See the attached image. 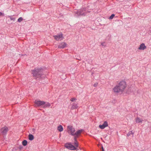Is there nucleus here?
Masks as SVG:
<instances>
[{
	"label": "nucleus",
	"mask_w": 151,
	"mask_h": 151,
	"mask_svg": "<svg viewBox=\"0 0 151 151\" xmlns=\"http://www.w3.org/2000/svg\"><path fill=\"white\" fill-rule=\"evenodd\" d=\"M126 87V82L122 81L114 88L113 91L114 92L117 93H122Z\"/></svg>",
	"instance_id": "obj_1"
},
{
	"label": "nucleus",
	"mask_w": 151,
	"mask_h": 151,
	"mask_svg": "<svg viewBox=\"0 0 151 151\" xmlns=\"http://www.w3.org/2000/svg\"><path fill=\"white\" fill-rule=\"evenodd\" d=\"M83 129L79 130L75 132V128L72 126L69 125L67 127V131L68 134L73 136H79L81 133L83 131Z\"/></svg>",
	"instance_id": "obj_2"
},
{
	"label": "nucleus",
	"mask_w": 151,
	"mask_h": 151,
	"mask_svg": "<svg viewBox=\"0 0 151 151\" xmlns=\"http://www.w3.org/2000/svg\"><path fill=\"white\" fill-rule=\"evenodd\" d=\"M74 13L75 16L78 17L80 15L82 16H85L87 12L85 9L83 8L78 10H76L75 11Z\"/></svg>",
	"instance_id": "obj_3"
},
{
	"label": "nucleus",
	"mask_w": 151,
	"mask_h": 151,
	"mask_svg": "<svg viewBox=\"0 0 151 151\" xmlns=\"http://www.w3.org/2000/svg\"><path fill=\"white\" fill-rule=\"evenodd\" d=\"M42 69L40 68L37 69L32 71V73L34 76L37 77H41Z\"/></svg>",
	"instance_id": "obj_4"
},
{
	"label": "nucleus",
	"mask_w": 151,
	"mask_h": 151,
	"mask_svg": "<svg viewBox=\"0 0 151 151\" xmlns=\"http://www.w3.org/2000/svg\"><path fill=\"white\" fill-rule=\"evenodd\" d=\"M65 146L66 148L71 150H75L76 149V147L72 145L70 143L65 144Z\"/></svg>",
	"instance_id": "obj_5"
},
{
	"label": "nucleus",
	"mask_w": 151,
	"mask_h": 151,
	"mask_svg": "<svg viewBox=\"0 0 151 151\" xmlns=\"http://www.w3.org/2000/svg\"><path fill=\"white\" fill-rule=\"evenodd\" d=\"M35 103L36 105L37 106H43L45 102L43 101H41L40 100H36L35 101Z\"/></svg>",
	"instance_id": "obj_6"
},
{
	"label": "nucleus",
	"mask_w": 151,
	"mask_h": 151,
	"mask_svg": "<svg viewBox=\"0 0 151 151\" xmlns=\"http://www.w3.org/2000/svg\"><path fill=\"white\" fill-rule=\"evenodd\" d=\"M54 37L55 39L57 41L61 40H63V35L61 33L59 34L54 36Z\"/></svg>",
	"instance_id": "obj_7"
},
{
	"label": "nucleus",
	"mask_w": 151,
	"mask_h": 151,
	"mask_svg": "<svg viewBox=\"0 0 151 151\" xmlns=\"http://www.w3.org/2000/svg\"><path fill=\"white\" fill-rule=\"evenodd\" d=\"M67 44L65 42H62L60 43L58 46V48L63 49L66 47Z\"/></svg>",
	"instance_id": "obj_8"
},
{
	"label": "nucleus",
	"mask_w": 151,
	"mask_h": 151,
	"mask_svg": "<svg viewBox=\"0 0 151 151\" xmlns=\"http://www.w3.org/2000/svg\"><path fill=\"white\" fill-rule=\"evenodd\" d=\"M108 126V124L106 121H105L102 125H100L99 127L101 129H103Z\"/></svg>",
	"instance_id": "obj_9"
},
{
	"label": "nucleus",
	"mask_w": 151,
	"mask_h": 151,
	"mask_svg": "<svg viewBox=\"0 0 151 151\" xmlns=\"http://www.w3.org/2000/svg\"><path fill=\"white\" fill-rule=\"evenodd\" d=\"M138 49L141 50H144L146 49V46L143 43L141 44L138 48Z\"/></svg>",
	"instance_id": "obj_10"
},
{
	"label": "nucleus",
	"mask_w": 151,
	"mask_h": 151,
	"mask_svg": "<svg viewBox=\"0 0 151 151\" xmlns=\"http://www.w3.org/2000/svg\"><path fill=\"white\" fill-rule=\"evenodd\" d=\"M8 130V128L6 127L2 128L1 130V133L3 135L5 134Z\"/></svg>",
	"instance_id": "obj_11"
},
{
	"label": "nucleus",
	"mask_w": 151,
	"mask_h": 151,
	"mask_svg": "<svg viewBox=\"0 0 151 151\" xmlns=\"http://www.w3.org/2000/svg\"><path fill=\"white\" fill-rule=\"evenodd\" d=\"M135 121L136 123H142V121H143V120L141 119L139 117H137Z\"/></svg>",
	"instance_id": "obj_12"
},
{
	"label": "nucleus",
	"mask_w": 151,
	"mask_h": 151,
	"mask_svg": "<svg viewBox=\"0 0 151 151\" xmlns=\"http://www.w3.org/2000/svg\"><path fill=\"white\" fill-rule=\"evenodd\" d=\"M51 106L50 104L47 102H45V104L42 106L43 108H45L47 107H49Z\"/></svg>",
	"instance_id": "obj_13"
},
{
	"label": "nucleus",
	"mask_w": 151,
	"mask_h": 151,
	"mask_svg": "<svg viewBox=\"0 0 151 151\" xmlns=\"http://www.w3.org/2000/svg\"><path fill=\"white\" fill-rule=\"evenodd\" d=\"M58 129L60 132L62 131L63 130V128L62 126L61 125L59 126L58 127Z\"/></svg>",
	"instance_id": "obj_14"
},
{
	"label": "nucleus",
	"mask_w": 151,
	"mask_h": 151,
	"mask_svg": "<svg viewBox=\"0 0 151 151\" xmlns=\"http://www.w3.org/2000/svg\"><path fill=\"white\" fill-rule=\"evenodd\" d=\"M28 139L30 140H32L34 139V136L32 134H29L28 135Z\"/></svg>",
	"instance_id": "obj_15"
},
{
	"label": "nucleus",
	"mask_w": 151,
	"mask_h": 151,
	"mask_svg": "<svg viewBox=\"0 0 151 151\" xmlns=\"http://www.w3.org/2000/svg\"><path fill=\"white\" fill-rule=\"evenodd\" d=\"M78 107V105L77 104L74 103L72 106V108L74 109L77 108Z\"/></svg>",
	"instance_id": "obj_16"
},
{
	"label": "nucleus",
	"mask_w": 151,
	"mask_h": 151,
	"mask_svg": "<svg viewBox=\"0 0 151 151\" xmlns=\"http://www.w3.org/2000/svg\"><path fill=\"white\" fill-rule=\"evenodd\" d=\"M131 135H132V136L133 137L134 133L132 132V131H129L127 134V136L128 137L130 136Z\"/></svg>",
	"instance_id": "obj_17"
},
{
	"label": "nucleus",
	"mask_w": 151,
	"mask_h": 151,
	"mask_svg": "<svg viewBox=\"0 0 151 151\" xmlns=\"http://www.w3.org/2000/svg\"><path fill=\"white\" fill-rule=\"evenodd\" d=\"M27 141L26 140H24L22 142V144L24 146H26L27 144Z\"/></svg>",
	"instance_id": "obj_18"
},
{
	"label": "nucleus",
	"mask_w": 151,
	"mask_h": 151,
	"mask_svg": "<svg viewBox=\"0 0 151 151\" xmlns=\"http://www.w3.org/2000/svg\"><path fill=\"white\" fill-rule=\"evenodd\" d=\"M8 17L11 20H12L13 21H14L15 20V18L12 17V16H8Z\"/></svg>",
	"instance_id": "obj_19"
},
{
	"label": "nucleus",
	"mask_w": 151,
	"mask_h": 151,
	"mask_svg": "<svg viewBox=\"0 0 151 151\" xmlns=\"http://www.w3.org/2000/svg\"><path fill=\"white\" fill-rule=\"evenodd\" d=\"M74 136V142H77V138L79 136H76V135H74L73 136Z\"/></svg>",
	"instance_id": "obj_20"
},
{
	"label": "nucleus",
	"mask_w": 151,
	"mask_h": 151,
	"mask_svg": "<svg viewBox=\"0 0 151 151\" xmlns=\"http://www.w3.org/2000/svg\"><path fill=\"white\" fill-rule=\"evenodd\" d=\"M74 136V142H77V138L79 136H76V135H74L73 136Z\"/></svg>",
	"instance_id": "obj_21"
},
{
	"label": "nucleus",
	"mask_w": 151,
	"mask_h": 151,
	"mask_svg": "<svg viewBox=\"0 0 151 151\" xmlns=\"http://www.w3.org/2000/svg\"><path fill=\"white\" fill-rule=\"evenodd\" d=\"M115 15L114 14H112L111 15L110 17L109 18V19H112L114 17Z\"/></svg>",
	"instance_id": "obj_22"
},
{
	"label": "nucleus",
	"mask_w": 151,
	"mask_h": 151,
	"mask_svg": "<svg viewBox=\"0 0 151 151\" xmlns=\"http://www.w3.org/2000/svg\"><path fill=\"white\" fill-rule=\"evenodd\" d=\"M23 18L22 17H19L18 19V22H21L23 20Z\"/></svg>",
	"instance_id": "obj_23"
},
{
	"label": "nucleus",
	"mask_w": 151,
	"mask_h": 151,
	"mask_svg": "<svg viewBox=\"0 0 151 151\" xmlns=\"http://www.w3.org/2000/svg\"><path fill=\"white\" fill-rule=\"evenodd\" d=\"M101 45H102V46H104V47H105L106 46V43L104 42H102L101 43Z\"/></svg>",
	"instance_id": "obj_24"
},
{
	"label": "nucleus",
	"mask_w": 151,
	"mask_h": 151,
	"mask_svg": "<svg viewBox=\"0 0 151 151\" xmlns=\"http://www.w3.org/2000/svg\"><path fill=\"white\" fill-rule=\"evenodd\" d=\"M74 144L76 147H78V142H74Z\"/></svg>",
	"instance_id": "obj_25"
},
{
	"label": "nucleus",
	"mask_w": 151,
	"mask_h": 151,
	"mask_svg": "<svg viewBox=\"0 0 151 151\" xmlns=\"http://www.w3.org/2000/svg\"><path fill=\"white\" fill-rule=\"evenodd\" d=\"M76 100V99L75 98H72L70 99V101H73Z\"/></svg>",
	"instance_id": "obj_26"
},
{
	"label": "nucleus",
	"mask_w": 151,
	"mask_h": 151,
	"mask_svg": "<svg viewBox=\"0 0 151 151\" xmlns=\"http://www.w3.org/2000/svg\"><path fill=\"white\" fill-rule=\"evenodd\" d=\"M97 85H98V83H96L94 84L93 85V86L94 87H96L97 86Z\"/></svg>",
	"instance_id": "obj_27"
},
{
	"label": "nucleus",
	"mask_w": 151,
	"mask_h": 151,
	"mask_svg": "<svg viewBox=\"0 0 151 151\" xmlns=\"http://www.w3.org/2000/svg\"><path fill=\"white\" fill-rule=\"evenodd\" d=\"M19 148L20 149H21L22 148V147L21 145L19 147Z\"/></svg>",
	"instance_id": "obj_28"
},
{
	"label": "nucleus",
	"mask_w": 151,
	"mask_h": 151,
	"mask_svg": "<svg viewBox=\"0 0 151 151\" xmlns=\"http://www.w3.org/2000/svg\"><path fill=\"white\" fill-rule=\"evenodd\" d=\"M3 14V13L2 12H0V16L2 15Z\"/></svg>",
	"instance_id": "obj_29"
},
{
	"label": "nucleus",
	"mask_w": 151,
	"mask_h": 151,
	"mask_svg": "<svg viewBox=\"0 0 151 151\" xmlns=\"http://www.w3.org/2000/svg\"><path fill=\"white\" fill-rule=\"evenodd\" d=\"M102 151H104V149L103 148V146L102 147Z\"/></svg>",
	"instance_id": "obj_30"
},
{
	"label": "nucleus",
	"mask_w": 151,
	"mask_h": 151,
	"mask_svg": "<svg viewBox=\"0 0 151 151\" xmlns=\"http://www.w3.org/2000/svg\"><path fill=\"white\" fill-rule=\"evenodd\" d=\"M15 149H15V148H13V150H15Z\"/></svg>",
	"instance_id": "obj_31"
},
{
	"label": "nucleus",
	"mask_w": 151,
	"mask_h": 151,
	"mask_svg": "<svg viewBox=\"0 0 151 151\" xmlns=\"http://www.w3.org/2000/svg\"><path fill=\"white\" fill-rule=\"evenodd\" d=\"M42 73V72L41 73ZM41 75H42V74H41V77H41V78H42V77H41V76H42ZM39 77L38 78H39Z\"/></svg>",
	"instance_id": "obj_32"
}]
</instances>
